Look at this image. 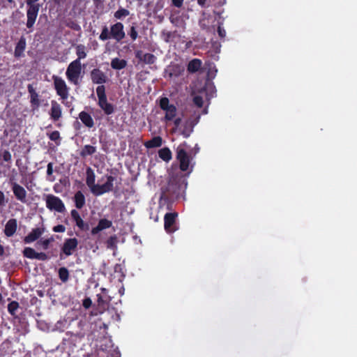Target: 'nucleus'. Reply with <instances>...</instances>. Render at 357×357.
<instances>
[{
  "mask_svg": "<svg viewBox=\"0 0 357 357\" xmlns=\"http://www.w3.org/2000/svg\"><path fill=\"white\" fill-rule=\"evenodd\" d=\"M96 152V148L95 146H93L92 145L87 144V145L84 146V147L81 150L80 155L82 158H86V156L92 155Z\"/></svg>",
  "mask_w": 357,
  "mask_h": 357,
  "instance_id": "obj_30",
  "label": "nucleus"
},
{
  "mask_svg": "<svg viewBox=\"0 0 357 357\" xmlns=\"http://www.w3.org/2000/svg\"><path fill=\"white\" fill-rule=\"evenodd\" d=\"M7 201L6 200L5 195L3 191L0 190V208L6 206Z\"/></svg>",
  "mask_w": 357,
  "mask_h": 357,
  "instance_id": "obj_49",
  "label": "nucleus"
},
{
  "mask_svg": "<svg viewBox=\"0 0 357 357\" xmlns=\"http://www.w3.org/2000/svg\"><path fill=\"white\" fill-rule=\"evenodd\" d=\"M82 72L81 61L78 59L73 61L68 66L66 75L68 81L75 85L79 84V77Z\"/></svg>",
  "mask_w": 357,
  "mask_h": 357,
  "instance_id": "obj_4",
  "label": "nucleus"
},
{
  "mask_svg": "<svg viewBox=\"0 0 357 357\" xmlns=\"http://www.w3.org/2000/svg\"><path fill=\"white\" fill-rule=\"evenodd\" d=\"M144 54L142 50H137L135 52V57L139 59V61H142Z\"/></svg>",
  "mask_w": 357,
  "mask_h": 357,
  "instance_id": "obj_53",
  "label": "nucleus"
},
{
  "mask_svg": "<svg viewBox=\"0 0 357 357\" xmlns=\"http://www.w3.org/2000/svg\"><path fill=\"white\" fill-rule=\"evenodd\" d=\"M183 72V68L178 64L170 65L165 70V73L170 78L177 77Z\"/></svg>",
  "mask_w": 357,
  "mask_h": 357,
  "instance_id": "obj_20",
  "label": "nucleus"
},
{
  "mask_svg": "<svg viewBox=\"0 0 357 357\" xmlns=\"http://www.w3.org/2000/svg\"><path fill=\"white\" fill-rule=\"evenodd\" d=\"M112 38L116 42H121L125 37L124 26L121 22H116L110 26Z\"/></svg>",
  "mask_w": 357,
  "mask_h": 357,
  "instance_id": "obj_10",
  "label": "nucleus"
},
{
  "mask_svg": "<svg viewBox=\"0 0 357 357\" xmlns=\"http://www.w3.org/2000/svg\"><path fill=\"white\" fill-rule=\"evenodd\" d=\"M112 38V36L110 35V30L108 29L107 26H104L101 33L99 36V39L100 40L105 41Z\"/></svg>",
  "mask_w": 357,
  "mask_h": 357,
  "instance_id": "obj_38",
  "label": "nucleus"
},
{
  "mask_svg": "<svg viewBox=\"0 0 357 357\" xmlns=\"http://www.w3.org/2000/svg\"><path fill=\"white\" fill-rule=\"evenodd\" d=\"M90 77L93 84H98V86L104 85L108 80L105 73L100 68H93L90 72Z\"/></svg>",
  "mask_w": 357,
  "mask_h": 357,
  "instance_id": "obj_11",
  "label": "nucleus"
},
{
  "mask_svg": "<svg viewBox=\"0 0 357 357\" xmlns=\"http://www.w3.org/2000/svg\"><path fill=\"white\" fill-rule=\"evenodd\" d=\"M193 102H194L195 105H197L198 107H202L204 104L202 98L199 96L194 97Z\"/></svg>",
  "mask_w": 357,
  "mask_h": 357,
  "instance_id": "obj_45",
  "label": "nucleus"
},
{
  "mask_svg": "<svg viewBox=\"0 0 357 357\" xmlns=\"http://www.w3.org/2000/svg\"><path fill=\"white\" fill-rule=\"evenodd\" d=\"M94 3H99L100 0H93Z\"/></svg>",
  "mask_w": 357,
  "mask_h": 357,
  "instance_id": "obj_62",
  "label": "nucleus"
},
{
  "mask_svg": "<svg viewBox=\"0 0 357 357\" xmlns=\"http://www.w3.org/2000/svg\"><path fill=\"white\" fill-rule=\"evenodd\" d=\"M128 35L130 36V38L132 40H135L137 38L138 33H137V31L136 29V27L134 25L130 26V31L128 32Z\"/></svg>",
  "mask_w": 357,
  "mask_h": 357,
  "instance_id": "obj_43",
  "label": "nucleus"
},
{
  "mask_svg": "<svg viewBox=\"0 0 357 357\" xmlns=\"http://www.w3.org/2000/svg\"><path fill=\"white\" fill-rule=\"evenodd\" d=\"M40 9V4L27 6L26 10V26L29 29V32L33 31V25L36 22Z\"/></svg>",
  "mask_w": 357,
  "mask_h": 357,
  "instance_id": "obj_8",
  "label": "nucleus"
},
{
  "mask_svg": "<svg viewBox=\"0 0 357 357\" xmlns=\"http://www.w3.org/2000/svg\"><path fill=\"white\" fill-rule=\"evenodd\" d=\"M70 215L73 218V220L75 222L76 225L81 229V230H86L88 229V225L84 223V220L82 219L79 212L73 209L70 211Z\"/></svg>",
  "mask_w": 357,
  "mask_h": 357,
  "instance_id": "obj_21",
  "label": "nucleus"
},
{
  "mask_svg": "<svg viewBox=\"0 0 357 357\" xmlns=\"http://www.w3.org/2000/svg\"><path fill=\"white\" fill-rule=\"evenodd\" d=\"M73 201L77 208L81 209L84 206L86 199L82 191L79 190L75 192L73 197Z\"/></svg>",
  "mask_w": 357,
  "mask_h": 357,
  "instance_id": "obj_26",
  "label": "nucleus"
},
{
  "mask_svg": "<svg viewBox=\"0 0 357 357\" xmlns=\"http://www.w3.org/2000/svg\"><path fill=\"white\" fill-rule=\"evenodd\" d=\"M202 62L199 59H193L189 61L187 66V70L189 73H195L199 70Z\"/></svg>",
  "mask_w": 357,
  "mask_h": 357,
  "instance_id": "obj_25",
  "label": "nucleus"
},
{
  "mask_svg": "<svg viewBox=\"0 0 357 357\" xmlns=\"http://www.w3.org/2000/svg\"><path fill=\"white\" fill-rule=\"evenodd\" d=\"M127 66V61L125 59L114 58L111 61V67L114 70H122Z\"/></svg>",
  "mask_w": 357,
  "mask_h": 357,
  "instance_id": "obj_29",
  "label": "nucleus"
},
{
  "mask_svg": "<svg viewBox=\"0 0 357 357\" xmlns=\"http://www.w3.org/2000/svg\"><path fill=\"white\" fill-rule=\"evenodd\" d=\"M59 278L62 282H66L69 279V271L66 267H61L58 271Z\"/></svg>",
  "mask_w": 357,
  "mask_h": 357,
  "instance_id": "obj_33",
  "label": "nucleus"
},
{
  "mask_svg": "<svg viewBox=\"0 0 357 357\" xmlns=\"http://www.w3.org/2000/svg\"><path fill=\"white\" fill-rule=\"evenodd\" d=\"M107 181L104 184L105 187H106L108 192H111L114 188V181H115V178L112 175L106 176Z\"/></svg>",
  "mask_w": 357,
  "mask_h": 357,
  "instance_id": "obj_39",
  "label": "nucleus"
},
{
  "mask_svg": "<svg viewBox=\"0 0 357 357\" xmlns=\"http://www.w3.org/2000/svg\"><path fill=\"white\" fill-rule=\"evenodd\" d=\"M158 156L163 161L168 162L172 158V153L168 147H164L158 151Z\"/></svg>",
  "mask_w": 357,
  "mask_h": 357,
  "instance_id": "obj_28",
  "label": "nucleus"
},
{
  "mask_svg": "<svg viewBox=\"0 0 357 357\" xmlns=\"http://www.w3.org/2000/svg\"><path fill=\"white\" fill-rule=\"evenodd\" d=\"M79 119L82 123L87 128H91L94 126V121L90 114L85 111H82L79 114Z\"/></svg>",
  "mask_w": 357,
  "mask_h": 357,
  "instance_id": "obj_23",
  "label": "nucleus"
},
{
  "mask_svg": "<svg viewBox=\"0 0 357 357\" xmlns=\"http://www.w3.org/2000/svg\"><path fill=\"white\" fill-rule=\"evenodd\" d=\"M160 107L161 109L165 111V119L167 121H172L176 115V107L172 104H169V100L167 98H162L160 100Z\"/></svg>",
  "mask_w": 357,
  "mask_h": 357,
  "instance_id": "obj_7",
  "label": "nucleus"
},
{
  "mask_svg": "<svg viewBox=\"0 0 357 357\" xmlns=\"http://www.w3.org/2000/svg\"><path fill=\"white\" fill-rule=\"evenodd\" d=\"M218 33L221 38H224L226 36V31L225 29L222 27V24L220 23L218 26Z\"/></svg>",
  "mask_w": 357,
  "mask_h": 357,
  "instance_id": "obj_48",
  "label": "nucleus"
},
{
  "mask_svg": "<svg viewBox=\"0 0 357 357\" xmlns=\"http://www.w3.org/2000/svg\"><path fill=\"white\" fill-rule=\"evenodd\" d=\"M61 102L66 107H70L72 106V102L70 101H68L67 99H61Z\"/></svg>",
  "mask_w": 357,
  "mask_h": 357,
  "instance_id": "obj_56",
  "label": "nucleus"
},
{
  "mask_svg": "<svg viewBox=\"0 0 357 357\" xmlns=\"http://www.w3.org/2000/svg\"><path fill=\"white\" fill-rule=\"evenodd\" d=\"M181 123V119L179 117L175 119L174 121V124L176 128H178L180 126Z\"/></svg>",
  "mask_w": 357,
  "mask_h": 357,
  "instance_id": "obj_57",
  "label": "nucleus"
},
{
  "mask_svg": "<svg viewBox=\"0 0 357 357\" xmlns=\"http://www.w3.org/2000/svg\"><path fill=\"white\" fill-rule=\"evenodd\" d=\"M77 245L78 241L76 238H67L63 243L61 250L66 256H70L73 255Z\"/></svg>",
  "mask_w": 357,
  "mask_h": 357,
  "instance_id": "obj_15",
  "label": "nucleus"
},
{
  "mask_svg": "<svg viewBox=\"0 0 357 357\" xmlns=\"http://www.w3.org/2000/svg\"><path fill=\"white\" fill-rule=\"evenodd\" d=\"M53 241L52 238L40 241L38 243L42 245L44 250H47L50 245V243Z\"/></svg>",
  "mask_w": 357,
  "mask_h": 357,
  "instance_id": "obj_44",
  "label": "nucleus"
},
{
  "mask_svg": "<svg viewBox=\"0 0 357 357\" xmlns=\"http://www.w3.org/2000/svg\"><path fill=\"white\" fill-rule=\"evenodd\" d=\"M36 253L37 252L33 248L29 247L25 248L23 250L24 257L31 259H36Z\"/></svg>",
  "mask_w": 357,
  "mask_h": 357,
  "instance_id": "obj_37",
  "label": "nucleus"
},
{
  "mask_svg": "<svg viewBox=\"0 0 357 357\" xmlns=\"http://www.w3.org/2000/svg\"><path fill=\"white\" fill-rule=\"evenodd\" d=\"M61 0H54V2L56 4H59Z\"/></svg>",
  "mask_w": 357,
  "mask_h": 357,
  "instance_id": "obj_61",
  "label": "nucleus"
},
{
  "mask_svg": "<svg viewBox=\"0 0 357 357\" xmlns=\"http://www.w3.org/2000/svg\"><path fill=\"white\" fill-rule=\"evenodd\" d=\"M117 241V238L115 235L110 236L106 241V245L107 248H116V244Z\"/></svg>",
  "mask_w": 357,
  "mask_h": 357,
  "instance_id": "obj_41",
  "label": "nucleus"
},
{
  "mask_svg": "<svg viewBox=\"0 0 357 357\" xmlns=\"http://www.w3.org/2000/svg\"><path fill=\"white\" fill-rule=\"evenodd\" d=\"M1 158L6 162H11L12 155L8 150H4L1 153Z\"/></svg>",
  "mask_w": 357,
  "mask_h": 357,
  "instance_id": "obj_42",
  "label": "nucleus"
},
{
  "mask_svg": "<svg viewBox=\"0 0 357 357\" xmlns=\"http://www.w3.org/2000/svg\"><path fill=\"white\" fill-rule=\"evenodd\" d=\"M49 259L48 256L45 252H37L36 257L35 259H38L41 261H46Z\"/></svg>",
  "mask_w": 357,
  "mask_h": 357,
  "instance_id": "obj_46",
  "label": "nucleus"
},
{
  "mask_svg": "<svg viewBox=\"0 0 357 357\" xmlns=\"http://www.w3.org/2000/svg\"><path fill=\"white\" fill-rule=\"evenodd\" d=\"M10 185L15 198L22 203H26L27 195L26 190L16 182L10 181Z\"/></svg>",
  "mask_w": 357,
  "mask_h": 357,
  "instance_id": "obj_13",
  "label": "nucleus"
},
{
  "mask_svg": "<svg viewBox=\"0 0 357 357\" xmlns=\"http://www.w3.org/2000/svg\"><path fill=\"white\" fill-rule=\"evenodd\" d=\"M26 38L24 36H21L15 47V57L20 58L24 55V52L26 49Z\"/></svg>",
  "mask_w": 357,
  "mask_h": 357,
  "instance_id": "obj_22",
  "label": "nucleus"
},
{
  "mask_svg": "<svg viewBox=\"0 0 357 357\" xmlns=\"http://www.w3.org/2000/svg\"><path fill=\"white\" fill-rule=\"evenodd\" d=\"M92 305V301L90 298H86L83 300L82 305L84 308L88 309Z\"/></svg>",
  "mask_w": 357,
  "mask_h": 357,
  "instance_id": "obj_52",
  "label": "nucleus"
},
{
  "mask_svg": "<svg viewBox=\"0 0 357 357\" xmlns=\"http://www.w3.org/2000/svg\"><path fill=\"white\" fill-rule=\"evenodd\" d=\"M17 229V221L15 218H11L8 220L5 225V228L3 230L4 234L7 237L13 236Z\"/></svg>",
  "mask_w": 357,
  "mask_h": 357,
  "instance_id": "obj_18",
  "label": "nucleus"
},
{
  "mask_svg": "<svg viewBox=\"0 0 357 357\" xmlns=\"http://www.w3.org/2000/svg\"><path fill=\"white\" fill-rule=\"evenodd\" d=\"M46 207L52 211L63 213L66 212V208L63 202L57 196L52 194L45 195Z\"/></svg>",
  "mask_w": 357,
  "mask_h": 357,
  "instance_id": "obj_5",
  "label": "nucleus"
},
{
  "mask_svg": "<svg viewBox=\"0 0 357 357\" xmlns=\"http://www.w3.org/2000/svg\"><path fill=\"white\" fill-rule=\"evenodd\" d=\"M109 192L107 190L106 187H105L104 184L98 185L97 184L96 186H93V189L92 188L91 193L94 196H100L105 193Z\"/></svg>",
  "mask_w": 357,
  "mask_h": 357,
  "instance_id": "obj_32",
  "label": "nucleus"
},
{
  "mask_svg": "<svg viewBox=\"0 0 357 357\" xmlns=\"http://www.w3.org/2000/svg\"><path fill=\"white\" fill-rule=\"evenodd\" d=\"M75 49L76 54L77 56V59H78L79 61H80L81 59H85L86 57V47L84 45H77Z\"/></svg>",
  "mask_w": 357,
  "mask_h": 357,
  "instance_id": "obj_31",
  "label": "nucleus"
},
{
  "mask_svg": "<svg viewBox=\"0 0 357 357\" xmlns=\"http://www.w3.org/2000/svg\"><path fill=\"white\" fill-rule=\"evenodd\" d=\"M2 299V296L1 294H0V301Z\"/></svg>",
  "mask_w": 357,
  "mask_h": 357,
  "instance_id": "obj_63",
  "label": "nucleus"
},
{
  "mask_svg": "<svg viewBox=\"0 0 357 357\" xmlns=\"http://www.w3.org/2000/svg\"><path fill=\"white\" fill-rule=\"evenodd\" d=\"M187 181L181 173L172 174L165 187L161 188L159 204L178 198L187 187Z\"/></svg>",
  "mask_w": 357,
  "mask_h": 357,
  "instance_id": "obj_1",
  "label": "nucleus"
},
{
  "mask_svg": "<svg viewBox=\"0 0 357 357\" xmlns=\"http://www.w3.org/2000/svg\"><path fill=\"white\" fill-rule=\"evenodd\" d=\"M53 174V163L50 162L47 166V176H51Z\"/></svg>",
  "mask_w": 357,
  "mask_h": 357,
  "instance_id": "obj_55",
  "label": "nucleus"
},
{
  "mask_svg": "<svg viewBox=\"0 0 357 357\" xmlns=\"http://www.w3.org/2000/svg\"><path fill=\"white\" fill-rule=\"evenodd\" d=\"M67 26L75 31H79L81 29L80 26L75 22H70Z\"/></svg>",
  "mask_w": 357,
  "mask_h": 357,
  "instance_id": "obj_51",
  "label": "nucleus"
},
{
  "mask_svg": "<svg viewBox=\"0 0 357 357\" xmlns=\"http://www.w3.org/2000/svg\"><path fill=\"white\" fill-rule=\"evenodd\" d=\"M18 307V303L17 301H12L8 305V311L11 315H15Z\"/></svg>",
  "mask_w": 357,
  "mask_h": 357,
  "instance_id": "obj_40",
  "label": "nucleus"
},
{
  "mask_svg": "<svg viewBox=\"0 0 357 357\" xmlns=\"http://www.w3.org/2000/svg\"><path fill=\"white\" fill-rule=\"evenodd\" d=\"M96 94L98 98V107L103 111L105 115H112L115 112V105L108 102L105 93V86L104 85L98 86Z\"/></svg>",
  "mask_w": 357,
  "mask_h": 357,
  "instance_id": "obj_3",
  "label": "nucleus"
},
{
  "mask_svg": "<svg viewBox=\"0 0 357 357\" xmlns=\"http://www.w3.org/2000/svg\"><path fill=\"white\" fill-rule=\"evenodd\" d=\"M192 132V128H188L187 126H185V128H183L181 134L183 135V136L185 138L188 137L191 132Z\"/></svg>",
  "mask_w": 357,
  "mask_h": 357,
  "instance_id": "obj_47",
  "label": "nucleus"
},
{
  "mask_svg": "<svg viewBox=\"0 0 357 357\" xmlns=\"http://www.w3.org/2000/svg\"><path fill=\"white\" fill-rule=\"evenodd\" d=\"M156 61V56L151 53H145L143 56V62L145 64H153Z\"/></svg>",
  "mask_w": 357,
  "mask_h": 357,
  "instance_id": "obj_36",
  "label": "nucleus"
},
{
  "mask_svg": "<svg viewBox=\"0 0 357 357\" xmlns=\"http://www.w3.org/2000/svg\"><path fill=\"white\" fill-rule=\"evenodd\" d=\"M184 0H172V5L176 8H181L183 6Z\"/></svg>",
  "mask_w": 357,
  "mask_h": 357,
  "instance_id": "obj_54",
  "label": "nucleus"
},
{
  "mask_svg": "<svg viewBox=\"0 0 357 357\" xmlns=\"http://www.w3.org/2000/svg\"><path fill=\"white\" fill-rule=\"evenodd\" d=\"M129 15L130 11L128 10L123 8H120L114 13V17L117 20H122Z\"/></svg>",
  "mask_w": 357,
  "mask_h": 357,
  "instance_id": "obj_34",
  "label": "nucleus"
},
{
  "mask_svg": "<svg viewBox=\"0 0 357 357\" xmlns=\"http://www.w3.org/2000/svg\"><path fill=\"white\" fill-rule=\"evenodd\" d=\"M45 231V228L37 227L31 230V231L24 237V242L25 243H31L38 240Z\"/></svg>",
  "mask_w": 357,
  "mask_h": 357,
  "instance_id": "obj_16",
  "label": "nucleus"
},
{
  "mask_svg": "<svg viewBox=\"0 0 357 357\" xmlns=\"http://www.w3.org/2000/svg\"><path fill=\"white\" fill-rule=\"evenodd\" d=\"M178 217V213H167L164 217V227L167 233L174 232L177 228L175 227L176 220Z\"/></svg>",
  "mask_w": 357,
  "mask_h": 357,
  "instance_id": "obj_9",
  "label": "nucleus"
},
{
  "mask_svg": "<svg viewBox=\"0 0 357 357\" xmlns=\"http://www.w3.org/2000/svg\"><path fill=\"white\" fill-rule=\"evenodd\" d=\"M101 293L97 294V302L98 307L102 311L109 307L112 298L108 295V290L105 288H101Z\"/></svg>",
  "mask_w": 357,
  "mask_h": 357,
  "instance_id": "obj_12",
  "label": "nucleus"
},
{
  "mask_svg": "<svg viewBox=\"0 0 357 357\" xmlns=\"http://www.w3.org/2000/svg\"><path fill=\"white\" fill-rule=\"evenodd\" d=\"M197 3L199 6H200L202 8H204L206 6V0H197Z\"/></svg>",
  "mask_w": 357,
  "mask_h": 357,
  "instance_id": "obj_59",
  "label": "nucleus"
},
{
  "mask_svg": "<svg viewBox=\"0 0 357 357\" xmlns=\"http://www.w3.org/2000/svg\"><path fill=\"white\" fill-rule=\"evenodd\" d=\"M226 3V0H220L218 2L219 6H222Z\"/></svg>",
  "mask_w": 357,
  "mask_h": 357,
  "instance_id": "obj_60",
  "label": "nucleus"
},
{
  "mask_svg": "<svg viewBox=\"0 0 357 357\" xmlns=\"http://www.w3.org/2000/svg\"><path fill=\"white\" fill-rule=\"evenodd\" d=\"M28 92L30 95V103L33 109H37L40 105V101L39 100V95L36 91L33 85L29 84L27 86Z\"/></svg>",
  "mask_w": 357,
  "mask_h": 357,
  "instance_id": "obj_17",
  "label": "nucleus"
},
{
  "mask_svg": "<svg viewBox=\"0 0 357 357\" xmlns=\"http://www.w3.org/2000/svg\"><path fill=\"white\" fill-rule=\"evenodd\" d=\"M187 146V143L183 142L176 149V158L179 162V168L182 172H187L190 169L193 157L197 153L195 151L192 155V151L188 152L185 150Z\"/></svg>",
  "mask_w": 357,
  "mask_h": 357,
  "instance_id": "obj_2",
  "label": "nucleus"
},
{
  "mask_svg": "<svg viewBox=\"0 0 357 357\" xmlns=\"http://www.w3.org/2000/svg\"><path fill=\"white\" fill-rule=\"evenodd\" d=\"M47 135L50 139L54 141L57 146L60 145L61 138L59 131L54 130L50 133H47Z\"/></svg>",
  "mask_w": 357,
  "mask_h": 357,
  "instance_id": "obj_35",
  "label": "nucleus"
},
{
  "mask_svg": "<svg viewBox=\"0 0 357 357\" xmlns=\"http://www.w3.org/2000/svg\"><path fill=\"white\" fill-rule=\"evenodd\" d=\"M112 225V222L105 218L100 219L96 227L92 228L91 234L96 235L100 231L110 228Z\"/></svg>",
  "mask_w": 357,
  "mask_h": 357,
  "instance_id": "obj_19",
  "label": "nucleus"
},
{
  "mask_svg": "<svg viewBox=\"0 0 357 357\" xmlns=\"http://www.w3.org/2000/svg\"><path fill=\"white\" fill-rule=\"evenodd\" d=\"M162 144V139L160 136L153 137L151 139L146 141L144 146L147 149H153L161 146Z\"/></svg>",
  "mask_w": 357,
  "mask_h": 357,
  "instance_id": "obj_27",
  "label": "nucleus"
},
{
  "mask_svg": "<svg viewBox=\"0 0 357 357\" xmlns=\"http://www.w3.org/2000/svg\"><path fill=\"white\" fill-rule=\"evenodd\" d=\"M38 0H26V6L36 5Z\"/></svg>",
  "mask_w": 357,
  "mask_h": 357,
  "instance_id": "obj_58",
  "label": "nucleus"
},
{
  "mask_svg": "<svg viewBox=\"0 0 357 357\" xmlns=\"http://www.w3.org/2000/svg\"><path fill=\"white\" fill-rule=\"evenodd\" d=\"M52 79L54 88L57 96H59L61 99H68L70 88L67 86L66 82L61 77L56 75H53Z\"/></svg>",
  "mask_w": 357,
  "mask_h": 357,
  "instance_id": "obj_6",
  "label": "nucleus"
},
{
  "mask_svg": "<svg viewBox=\"0 0 357 357\" xmlns=\"http://www.w3.org/2000/svg\"><path fill=\"white\" fill-rule=\"evenodd\" d=\"M50 119L54 121H58L62 116V107L55 100L51 101V108L49 111Z\"/></svg>",
  "mask_w": 357,
  "mask_h": 357,
  "instance_id": "obj_14",
  "label": "nucleus"
},
{
  "mask_svg": "<svg viewBox=\"0 0 357 357\" xmlns=\"http://www.w3.org/2000/svg\"><path fill=\"white\" fill-rule=\"evenodd\" d=\"M53 231L63 233L66 231V227L63 225H58L53 227Z\"/></svg>",
  "mask_w": 357,
  "mask_h": 357,
  "instance_id": "obj_50",
  "label": "nucleus"
},
{
  "mask_svg": "<svg viewBox=\"0 0 357 357\" xmlns=\"http://www.w3.org/2000/svg\"><path fill=\"white\" fill-rule=\"evenodd\" d=\"M86 183L87 186L90 188L91 192L92 191V188L93 189V186H96L97 184H95L96 181V175L93 170L90 167H87L86 170Z\"/></svg>",
  "mask_w": 357,
  "mask_h": 357,
  "instance_id": "obj_24",
  "label": "nucleus"
}]
</instances>
